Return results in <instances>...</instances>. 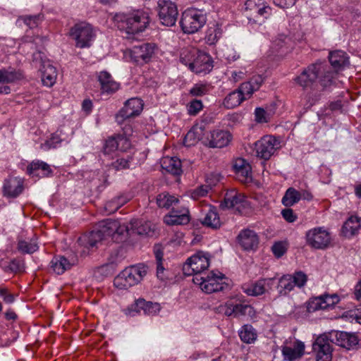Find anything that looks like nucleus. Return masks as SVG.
<instances>
[{
  "label": "nucleus",
  "mask_w": 361,
  "mask_h": 361,
  "mask_svg": "<svg viewBox=\"0 0 361 361\" xmlns=\"http://www.w3.org/2000/svg\"><path fill=\"white\" fill-rule=\"evenodd\" d=\"M320 297L322 298V301L324 309H328L330 307H333L335 305L339 302L340 298L339 296L334 293V294H323L321 295Z\"/></svg>",
  "instance_id": "obj_50"
},
{
  "label": "nucleus",
  "mask_w": 361,
  "mask_h": 361,
  "mask_svg": "<svg viewBox=\"0 0 361 361\" xmlns=\"http://www.w3.org/2000/svg\"><path fill=\"white\" fill-rule=\"evenodd\" d=\"M290 42V38L283 34L279 35L272 42V49H275L276 51L279 52L281 50L282 53L283 52V49L286 47V46Z\"/></svg>",
  "instance_id": "obj_49"
},
{
  "label": "nucleus",
  "mask_w": 361,
  "mask_h": 361,
  "mask_svg": "<svg viewBox=\"0 0 361 361\" xmlns=\"http://www.w3.org/2000/svg\"><path fill=\"white\" fill-rule=\"evenodd\" d=\"M157 8L159 19L162 25L173 26L176 24L178 12L173 2L171 0H159Z\"/></svg>",
  "instance_id": "obj_14"
},
{
  "label": "nucleus",
  "mask_w": 361,
  "mask_h": 361,
  "mask_svg": "<svg viewBox=\"0 0 361 361\" xmlns=\"http://www.w3.org/2000/svg\"><path fill=\"white\" fill-rule=\"evenodd\" d=\"M281 353L286 361H294L300 358L305 353V344L303 342L296 340L293 343L285 341L281 346Z\"/></svg>",
  "instance_id": "obj_20"
},
{
  "label": "nucleus",
  "mask_w": 361,
  "mask_h": 361,
  "mask_svg": "<svg viewBox=\"0 0 361 361\" xmlns=\"http://www.w3.org/2000/svg\"><path fill=\"white\" fill-rule=\"evenodd\" d=\"M178 202V199L168 192H162L157 197V204L160 208L169 209Z\"/></svg>",
  "instance_id": "obj_43"
},
{
  "label": "nucleus",
  "mask_w": 361,
  "mask_h": 361,
  "mask_svg": "<svg viewBox=\"0 0 361 361\" xmlns=\"http://www.w3.org/2000/svg\"><path fill=\"white\" fill-rule=\"evenodd\" d=\"M209 266V255L202 251L189 257L183 267V271L185 275L194 276H201Z\"/></svg>",
  "instance_id": "obj_10"
},
{
  "label": "nucleus",
  "mask_w": 361,
  "mask_h": 361,
  "mask_svg": "<svg viewBox=\"0 0 361 361\" xmlns=\"http://www.w3.org/2000/svg\"><path fill=\"white\" fill-rule=\"evenodd\" d=\"M240 340L245 343H254L257 337V331L250 324H245L238 331Z\"/></svg>",
  "instance_id": "obj_40"
},
{
  "label": "nucleus",
  "mask_w": 361,
  "mask_h": 361,
  "mask_svg": "<svg viewBox=\"0 0 361 361\" xmlns=\"http://www.w3.org/2000/svg\"><path fill=\"white\" fill-rule=\"evenodd\" d=\"M114 19L118 27L124 31L129 39L145 31L149 23L148 12L142 9L116 13Z\"/></svg>",
  "instance_id": "obj_1"
},
{
  "label": "nucleus",
  "mask_w": 361,
  "mask_h": 361,
  "mask_svg": "<svg viewBox=\"0 0 361 361\" xmlns=\"http://www.w3.org/2000/svg\"><path fill=\"white\" fill-rule=\"evenodd\" d=\"M235 317L248 316L252 318L255 314V311L253 307L247 304H235Z\"/></svg>",
  "instance_id": "obj_47"
},
{
  "label": "nucleus",
  "mask_w": 361,
  "mask_h": 361,
  "mask_svg": "<svg viewBox=\"0 0 361 361\" xmlns=\"http://www.w3.org/2000/svg\"><path fill=\"white\" fill-rule=\"evenodd\" d=\"M97 78L103 93L112 94L120 87L119 83L116 82L111 75L106 71H100Z\"/></svg>",
  "instance_id": "obj_28"
},
{
  "label": "nucleus",
  "mask_w": 361,
  "mask_h": 361,
  "mask_svg": "<svg viewBox=\"0 0 361 361\" xmlns=\"http://www.w3.org/2000/svg\"><path fill=\"white\" fill-rule=\"evenodd\" d=\"M199 137H197L194 130H189L185 135L183 140L184 145L187 147L195 145L198 141Z\"/></svg>",
  "instance_id": "obj_60"
},
{
  "label": "nucleus",
  "mask_w": 361,
  "mask_h": 361,
  "mask_svg": "<svg viewBox=\"0 0 361 361\" xmlns=\"http://www.w3.org/2000/svg\"><path fill=\"white\" fill-rule=\"evenodd\" d=\"M329 341V336L322 335L319 336L314 342L312 349L316 355L317 361L331 360L332 349Z\"/></svg>",
  "instance_id": "obj_19"
},
{
  "label": "nucleus",
  "mask_w": 361,
  "mask_h": 361,
  "mask_svg": "<svg viewBox=\"0 0 361 361\" xmlns=\"http://www.w3.org/2000/svg\"><path fill=\"white\" fill-rule=\"evenodd\" d=\"M249 81L243 82L239 87L238 88V90L240 93H241L242 96L245 97V100L249 99L252 94L256 91L255 87L251 85Z\"/></svg>",
  "instance_id": "obj_53"
},
{
  "label": "nucleus",
  "mask_w": 361,
  "mask_h": 361,
  "mask_svg": "<svg viewBox=\"0 0 361 361\" xmlns=\"http://www.w3.org/2000/svg\"><path fill=\"white\" fill-rule=\"evenodd\" d=\"M255 120L259 123H267L269 116L267 111L263 108H256L255 110Z\"/></svg>",
  "instance_id": "obj_59"
},
{
  "label": "nucleus",
  "mask_w": 361,
  "mask_h": 361,
  "mask_svg": "<svg viewBox=\"0 0 361 361\" xmlns=\"http://www.w3.org/2000/svg\"><path fill=\"white\" fill-rule=\"evenodd\" d=\"M161 167L173 175H180L182 173L181 161L177 157H164L161 161Z\"/></svg>",
  "instance_id": "obj_36"
},
{
  "label": "nucleus",
  "mask_w": 361,
  "mask_h": 361,
  "mask_svg": "<svg viewBox=\"0 0 361 361\" xmlns=\"http://www.w3.org/2000/svg\"><path fill=\"white\" fill-rule=\"evenodd\" d=\"M233 169L236 178L242 183H249L252 180V169L250 164L244 159H237Z\"/></svg>",
  "instance_id": "obj_22"
},
{
  "label": "nucleus",
  "mask_w": 361,
  "mask_h": 361,
  "mask_svg": "<svg viewBox=\"0 0 361 361\" xmlns=\"http://www.w3.org/2000/svg\"><path fill=\"white\" fill-rule=\"evenodd\" d=\"M23 78V74L20 71L13 68L0 69V84L13 83Z\"/></svg>",
  "instance_id": "obj_38"
},
{
  "label": "nucleus",
  "mask_w": 361,
  "mask_h": 361,
  "mask_svg": "<svg viewBox=\"0 0 361 361\" xmlns=\"http://www.w3.org/2000/svg\"><path fill=\"white\" fill-rule=\"evenodd\" d=\"M202 223L203 225L212 228H219L221 222L216 209H210L206 214Z\"/></svg>",
  "instance_id": "obj_42"
},
{
  "label": "nucleus",
  "mask_w": 361,
  "mask_h": 361,
  "mask_svg": "<svg viewBox=\"0 0 361 361\" xmlns=\"http://www.w3.org/2000/svg\"><path fill=\"white\" fill-rule=\"evenodd\" d=\"M192 281L206 293L222 291L228 287L225 276L220 272L216 274L212 271L206 277L202 276H194Z\"/></svg>",
  "instance_id": "obj_7"
},
{
  "label": "nucleus",
  "mask_w": 361,
  "mask_h": 361,
  "mask_svg": "<svg viewBox=\"0 0 361 361\" xmlns=\"http://www.w3.org/2000/svg\"><path fill=\"white\" fill-rule=\"evenodd\" d=\"M130 200L128 195H121L108 201L104 205V212L110 215L116 212L120 207L126 204Z\"/></svg>",
  "instance_id": "obj_35"
},
{
  "label": "nucleus",
  "mask_w": 361,
  "mask_h": 361,
  "mask_svg": "<svg viewBox=\"0 0 361 361\" xmlns=\"http://www.w3.org/2000/svg\"><path fill=\"white\" fill-rule=\"evenodd\" d=\"M190 221L189 211L186 208L176 210L173 208L171 212L164 217V222L167 225H185Z\"/></svg>",
  "instance_id": "obj_26"
},
{
  "label": "nucleus",
  "mask_w": 361,
  "mask_h": 361,
  "mask_svg": "<svg viewBox=\"0 0 361 361\" xmlns=\"http://www.w3.org/2000/svg\"><path fill=\"white\" fill-rule=\"evenodd\" d=\"M211 90V85L208 83H196L190 90V94L193 97H202L207 94Z\"/></svg>",
  "instance_id": "obj_48"
},
{
  "label": "nucleus",
  "mask_w": 361,
  "mask_h": 361,
  "mask_svg": "<svg viewBox=\"0 0 361 361\" xmlns=\"http://www.w3.org/2000/svg\"><path fill=\"white\" fill-rule=\"evenodd\" d=\"M50 264L52 270L60 275L69 269L75 264V262H70L63 256H56L52 259Z\"/></svg>",
  "instance_id": "obj_37"
},
{
  "label": "nucleus",
  "mask_w": 361,
  "mask_h": 361,
  "mask_svg": "<svg viewBox=\"0 0 361 361\" xmlns=\"http://www.w3.org/2000/svg\"><path fill=\"white\" fill-rule=\"evenodd\" d=\"M62 139L56 133L51 135V137L41 145V148L44 150H49L51 148H56L60 146Z\"/></svg>",
  "instance_id": "obj_51"
},
{
  "label": "nucleus",
  "mask_w": 361,
  "mask_h": 361,
  "mask_svg": "<svg viewBox=\"0 0 361 361\" xmlns=\"http://www.w3.org/2000/svg\"><path fill=\"white\" fill-rule=\"evenodd\" d=\"M69 34L75 40L76 47L81 49L90 47L95 38L92 27L84 22L75 24Z\"/></svg>",
  "instance_id": "obj_12"
},
{
  "label": "nucleus",
  "mask_w": 361,
  "mask_h": 361,
  "mask_svg": "<svg viewBox=\"0 0 361 361\" xmlns=\"http://www.w3.org/2000/svg\"><path fill=\"white\" fill-rule=\"evenodd\" d=\"M23 180L20 177H9L4 180L2 192L7 198H16L23 191Z\"/></svg>",
  "instance_id": "obj_21"
},
{
  "label": "nucleus",
  "mask_w": 361,
  "mask_h": 361,
  "mask_svg": "<svg viewBox=\"0 0 361 361\" xmlns=\"http://www.w3.org/2000/svg\"><path fill=\"white\" fill-rule=\"evenodd\" d=\"M307 281V276L302 271L293 274H284L279 279L276 289L279 296H286L295 287L303 288Z\"/></svg>",
  "instance_id": "obj_8"
},
{
  "label": "nucleus",
  "mask_w": 361,
  "mask_h": 361,
  "mask_svg": "<svg viewBox=\"0 0 361 361\" xmlns=\"http://www.w3.org/2000/svg\"><path fill=\"white\" fill-rule=\"evenodd\" d=\"M244 100L245 97L236 89L224 98L223 104L226 109H230L238 106Z\"/></svg>",
  "instance_id": "obj_41"
},
{
  "label": "nucleus",
  "mask_w": 361,
  "mask_h": 361,
  "mask_svg": "<svg viewBox=\"0 0 361 361\" xmlns=\"http://www.w3.org/2000/svg\"><path fill=\"white\" fill-rule=\"evenodd\" d=\"M245 6L251 12L250 17L262 18V21L271 15L272 9L264 0H247Z\"/></svg>",
  "instance_id": "obj_18"
},
{
  "label": "nucleus",
  "mask_w": 361,
  "mask_h": 361,
  "mask_svg": "<svg viewBox=\"0 0 361 361\" xmlns=\"http://www.w3.org/2000/svg\"><path fill=\"white\" fill-rule=\"evenodd\" d=\"M147 272V267L144 264L127 267L115 277L114 285L119 290H127L139 283Z\"/></svg>",
  "instance_id": "obj_4"
},
{
  "label": "nucleus",
  "mask_w": 361,
  "mask_h": 361,
  "mask_svg": "<svg viewBox=\"0 0 361 361\" xmlns=\"http://www.w3.org/2000/svg\"><path fill=\"white\" fill-rule=\"evenodd\" d=\"M271 250H272L274 255L277 258H279L285 254V252L286 251V248L285 244L283 243L276 242L273 245V246L271 247Z\"/></svg>",
  "instance_id": "obj_61"
},
{
  "label": "nucleus",
  "mask_w": 361,
  "mask_h": 361,
  "mask_svg": "<svg viewBox=\"0 0 361 361\" xmlns=\"http://www.w3.org/2000/svg\"><path fill=\"white\" fill-rule=\"evenodd\" d=\"M223 30L218 23H214L209 26L206 32L205 41L209 45L215 44L221 37Z\"/></svg>",
  "instance_id": "obj_39"
},
{
  "label": "nucleus",
  "mask_w": 361,
  "mask_h": 361,
  "mask_svg": "<svg viewBox=\"0 0 361 361\" xmlns=\"http://www.w3.org/2000/svg\"><path fill=\"white\" fill-rule=\"evenodd\" d=\"M329 339L331 343L347 350L354 349L360 341L357 333L336 330L329 333Z\"/></svg>",
  "instance_id": "obj_16"
},
{
  "label": "nucleus",
  "mask_w": 361,
  "mask_h": 361,
  "mask_svg": "<svg viewBox=\"0 0 361 361\" xmlns=\"http://www.w3.org/2000/svg\"><path fill=\"white\" fill-rule=\"evenodd\" d=\"M118 228V221L107 219L100 221L97 229L80 238L79 240L85 247H94L106 237L111 236L116 233Z\"/></svg>",
  "instance_id": "obj_3"
},
{
  "label": "nucleus",
  "mask_w": 361,
  "mask_h": 361,
  "mask_svg": "<svg viewBox=\"0 0 361 361\" xmlns=\"http://www.w3.org/2000/svg\"><path fill=\"white\" fill-rule=\"evenodd\" d=\"M274 283V279H262L245 287L244 293L250 296H259L266 291V286H269Z\"/></svg>",
  "instance_id": "obj_32"
},
{
  "label": "nucleus",
  "mask_w": 361,
  "mask_h": 361,
  "mask_svg": "<svg viewBox=\"0 0 361 361\" xmlns=\"http://www.w3.org/2000/svg\"><path fill=\"white\" fill-rule=\"evenodd\" d=\"M281 147V141L274 135H264L255 143V150L258 157L268 160Z\"/></svg>",
  "instance_id": "obj_13"
},
{
  "label": "nucleus",
  "mask_w": 361,
  "mask_h": 361,
  "mask_svg": "<svg viewBox=\"0 0 361 361\" xmlns=\"http://www.w3.org/2000/svg\"><path fill=\"white\" fill-rule=\"evenodd\" d=\"M123 134H116L109 137L104 145L103 152L105 155H111L117 150L125 152L130 148L131 143L129 136L133 133L132 126L126 124L122 127Z\"/></svg>",
  "instance_id": "obj_6"
},
{
  "label": "nucleus",
  "mask_w": 361,
  "mask_h": 361,
  "mask_svg": "<svg viewBox=\"0 0 361 361\" xmlns=\"http://www.w3.org/2000/svg\"><path fill=\"white\" fill-rule=\"evenodd\" d=\"M361 228V219L357 216H350L343 224L341 233L346 238L357 235Z\"/></svg>",
  "instance_id": "obj_33"
},
{
  "label": "nucleus",
  "mask_w": 361,
  "mask_h": 361,
  "mask_svg": "<svg viewBox=\"0 0 361 361\" xmlns=\"http://www.w3.org/2000/svg\"><path fill=\"white\" fill-rule=\"evenodd\" d=\"M221 310L225 315L235 317V304L233 302H226L224 305L221 306Z\"/></svg>",
  "instance_id": "obj_63"
},
{
  "label": "nucleus",
  "mask_w": 361,
  "mask_h": 361,
  "mask_svg": "<svg viewBox=\"0 0 361 361\" xmlns=\"http://www.w3.org/2000/svg\"><path fill=\"white\" fill-rule=\"evenodd\" d=\"M0 298L7 304H11L15 301L16 296L11 293L6 288H0Z\"/></svg>",
  "instance_id": "obj_62"
},
{
  "label": "nucleus",
  "mask_w": 361,
  "mask_h": 361,
  "mask_svg": "<svg viewBox=\"0 0 361 361\" xmlns=\"http://www.w3.org/2000/svg\"><path fill=\"white\" fill-rule=\"evenodd\" d=\"M27 173L32 177H49L53 173L51 166L40 160H34L27 166Z\"/></svg>",
  "instance_id": "obj_25"
},
{
  "label": "nucleus",
  "mask_w": 361,
  "mask_h": 361,
  "mask_svg": "<svg viewBox=\"0 0 361 361\" xmlns=\"http://www.w3.org/2000/svg\"><path fill=\"white\" fill-rule=\"evenodd\" d=\"M180 61L188 66L189 68L196 73H207L213 68L212 57L207 53L197 51L195 49L183 51L180 54Z\"/></svg>",
  "instance_id": "obj_2"
},
{
  "label": "nucleus",
  "mask_w": 361,
  "mask_h": 361,
  "mask_svg": "<svg viewBox=\"0 0 361 361\" xmlns=\"http://www.w3.org/2000/svg\"><path fill=\"white\" fill-rule=\"evenodd\" d=\"M232 135L228 130H215L211 132L207 137L210 147L222 148L227 146L231 141Z\"/></svg>",
  "instance_id": "obj_24"
},
{
  "label": "nucleus",
  "mask_w": 361,
  "mask_h": 361,
  "mask_svg": "<svg viewBox=\"0 0 361 361\" xmlns=\"http://www.w3.org/2000/svg\"><path fill=\"white\" fill-rule=\"evenodd\" d=\"M140 301V298L136 300L134 303L131 304L130 305L128 306L124 310V313L130 317H134L137 314L140 313L142 310V305H137Z\"/></svg>",
  "instance_id": "obj_58"
},
{
  "label": "nucleus",
  "mask_w": 361,
  "mask_h": 361,
  "mask_svg": "<svg viewBox=\"0 0 361 361\" xmlns=\"http://www.w3.org/2000/svg\"><path fill=\"white\" fill-rule=\"evenodd\" d=\"M306 244L315 250H325L331 243V235L324 226L309 229L305 233Z\"/></svg>",
  "instance_id": "obj_9"
},
{
  "label": "nucleus",
  "mask_w": 361,
  "mask_h": 361,
  "mask_svg": "<svg viewBox=\"0 0 361 361\" xmlns=\"http://www.w3.org/2000/svg\"><path fill=\"white\" fill-rule=\"evenodd\" d=\"M22 19L30 28H33L37 27L42 20V16L40 15L25 16L22 17Z\"/></svg>",
  "instance_id": "obj_56"
},
{
  "label": "nucleus",
  "mask_w": 361,
  "mask_h": 361,
  "mask_svg": "<svg viewBox=\"0 0 361 361\" xmlns=\"http://www.w3.org/2000/svg\"><path fill=\"white\" fill-rule=\"evenodd\" d=\"M329 60L332 68L336 71H341L349 65V57L346 52L342 50L330 51Z\"/></svg>",
  "instance_id": "obj_29"
},
{
  "label": "nucleus",
  "mask_w": 361,
  "mask_h": 361,
  "mask_svg": "<svg viewBox=\"0 0 361 361\" xmlns=\"http://www.w3.org/2000/svg\"><path fill=\"white\" fill-rule=\"evenodd\" d=\"M137 305L142 306V310L145 314H156L160 311L159 304L146 301L142 298H140V301Z\"/></svg>",
  "instance_id": "obj_46"
},
{
  "label": "nucleus",
  "mask_w": 361,
  "mask_h": 361,
  "mask_svg": "<svg viewBox=\"0 0 361 361\" xmlns=\"http://www.w3.org/2000/svg\"><path fill=\"white\" fill-rule=\"evenodd\" d=\"M0 266L6 272L16 273L22 271L24 269V262L18 259L14 258L8 263L2 262Z\"/></svg>",
  "instance_id": "obj_45"
},
{
  "label": "nucleus",
  "mask_w": 361,
  "mask_h": 361,
  "mask_svg": "<svg viewBox=\"0 0 361 361\" xmlns=\"http://www.w3.org/2000/svg\"><path fill=\"white\" fill-rule=\"evenodd\" d=\"M38 238L34 234L32 237L18 238L17 250L23 255H31L39 250Z\"/></svg>",
  "instance_id": "obj_27"
},
{
  "label": "nucleus",
  "mask_w": 361,
  "mask_h": 361,
  "mask_svg": "<svg viewBox=\"0 0 361 361\" xmlns=\"http://www.w3.org/2000/svg\"><path fill=\"white\" fill-rule=\"evenodd\" d=\"M42 63V81L47 87H52L56 80L57 71L56 68L49 61H41Z\"/></svg>",
  "instance_id": "obj_31"
},
{
  "label": "nucleus",
  "mask_w": 361,
  "mask_h": 361,
  "mask_svg": "<svg viewBox=\"0 0 361 361\" xmlns=\"http://www.w3.org/2000/svg\"><path fill=\"white\" fill-rule=\"evenodd\" d=\"M155 49L156 45L153 43L134 46L130 51V58L137 63H148L154 54Z\"/></svg>",
  "instance_id": "obj_17"
},
{
  "label": "nucleus",
  "mask_w": 361,
  "mask_h": 361,
  "mask_svg": "<svg viewBox=\"0 0 361 361\" xmlns=\"http://www.w3.org/2000/svg\"><path fill=\"white\" fill-rule=\"evenodd\" d=\"M322 304L320 295L312 298L306 303L307 311L308 312H314L319 310H324Z\"/></svg>",
  "instance_id": "obj_52"
},
{
  "label": "nucleus",
  "mask_w": 361,
  "mask_h": 361,
  "mask_svg": "<svg viewBox=\"0 0 361 361\" xmlns=\"http://www.w3.org/2000/svg\"><path fill=\"white\" fill-rule=\"evenodd\" d=\"M207 22V13L204 10L188 8L183 12L180 25L184 33L193 34L201 29Z\"/></svg>",
  "instance_id": "obj_5"
},
{
  "label": "nucleus",
  "mask_w": 361,
  "mask_h": 361,
  "mask_svg": "<svg viewBox=\"0 0 361 361\" xmlns=\"http://www.w3.org/2000/svg\"><path fill=\"white\" fill-rule=\"evenodd\" d=\"M209 190L208 185H200L190 191V197L193 200H197L207 195Z\"/></svg>",
  "instance_id": "obj_54"
},
{
  "label": "nucleus",
  "mask_w": 361,
  "mask_h": 361,
  "mask_svg": "<svg viewBox=\"0 0 361 361\" xmlns=\"http://www.w3.org/2000/svg\"><path fill=\"white\" fill-rule=\"evenodd\" d=\"M130 160H131V158H130V157H128L127 159L119 158V159H117L115 161L112 162L111 166L116 171L126 169L130 167Z\"/></svg>",
  "instance_id": "obj_55"
},
{
  "label": "nucleus",
  "mask_w": 361,
  "mask_h": 361,
  "mask_svg": "<svg viewBox=\"0 0 361 361\" xmlns=\"http://www.w3.org/2000/svg\"><path fill=\"white\" fill-rule=\"evenodd\" d=\"M143 106L144 104L142 99L137 97L129 99L116 115V122L121 126L124 124L126 120L140 115L143 109Z\"/></svg>",
  "instance_id": "obj_15"
},
{
  "label": "nucleus",
  "mask_w": 361,
  "mask_h": 361,
  "mask_svg": "<svg viewBox=\"0 0 361 361\" xmlns=\"http://www.w3.org/2000/svg\"><path fill=\"white\" fill-rule=\"evenodd\" d=\"M283 218L289 223H293L297 219V216L291 209H284L281 211Z\"/></svg>",
  "instance_id": "obj_64"
},
{
  "label": "nucleus",
  "mask_w": 361,
  "mask_h": 361,
  "mask_svg": "<svg viewBox=\"0 0 361 361\" xmlns=\"http://www.w3.org/2000/svg\"><path fill=\"white\" fill-rule=\"evenodd\" d=\"M323 70H324V66L321 63L311 64L305 68L294 80L304 90L314 89L319 75Z\"/></svg>",
  "instance_id": "obj_11"
},
{
  "label": "nucleus",
  "mask_w": 361,
  "mask_h": 361,
  "mask_svg": "<svg viewBox=\"0 0 361 361\" xmlns=\"http://www.w3.org/2000/svg\"><path fill=\"white\" fill-rule=\"evenodd\" d=\"M238 241L245 250L255 249L259 243L257 234L252 230L243 229L237 237Z\"/></svg>",
  "instance_id": "obj_23"
},
{
  "label": "nucleus",
  "mask_w": 361,
  "mask_h": 361,
  "mask_svg": "<svg viewBox=\"0 0 361 361\" xmlns=\"http://www.w3.org/2000/svg\"><path fill=\"white\" fill-rule=\"evenodd\" d=\"M301 199L300 192L293 188H289L282 198V203L286 207H291Z\"/></svg>",
  "instance_id": "obj_44"
},
{
  "label": "nucleus",
  "mask_w": 361,
  "mask_h": 361,
  "mask_svg": "<svg viewBox=\"0 0 361 361\" xmlns=\"http://www.w3.org/2000/svg\"><path fill=\"white\" fill-rule=\"evenodd\" d=\"M127 231H131L133 233L138 235H149L153 232L152 224L148 221H143L142 220L133 219L130 221L129 226L126 227Z\"/></svg>",
  "instance_id": "obj_34"
},
{
  "label": "nucleus",
  "mask_w": 361,
  "mask_h": 361,
  "mask_svg": "<svg viewBox=\"0 0 361 361\" xmlns=\"http://www.w3.org/2000/svg\"><path fill=\"white\" fill-rule=\"evenodd\" d=\"M203 104L202 101L194 99L188 105V113L190 115H196L200 110H202Z\"/></svg>",
  "instance_id": "obj_57"
},
{
  "label": "nucleus",
  "mask_w": 361,
  "mask_h": 361,
  "mask_svg": "<svg viewBox=\"0 0 361 361\" xmlns=\"http://www.w3.org/2000/svg\"><path fill=\"white\" fill-rule=\"evenodd\" d=\"M245 198L243 195L232 190L226 192L224 202L221 206L228 209L235 208L240 211L241 207H245Z\"/></svg>",
  "instance_id": "obj_30"
}]
</instances>
